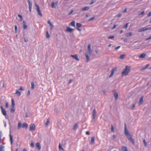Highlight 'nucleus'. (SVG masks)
I'll return each instance as SVG.
<instances>
[{
	"mask_svg": "<svg viewBox=\"0 0 151 151\" xmlns=\"http://www.w3.org/2000/svg\"><path fill=\"white\" fill-rule=\"evenodd\" d=\"M78 124L77 123L73 127V129L74 130H76L78 127Z\"/></svg>",
	"mask_w": 151,
	"mask_h": 151,
	"instance_id": "c756f323",
	"label": "nucleus"
},
{
	"mask_svg": "<svg viewBox=\"0 0 151 151\" xmlns=\"http://www.w3.org/2000/svg\"><path fill=\"white\" fill-rule=\"evenodd\" d=\"M4 147L2 145H1L0 146V151H4Z\"/></svg>",
	"mask_w": 151,
	"mask_h": 151,
	"instance_id": "473e14b6",
	"label": "nucleus"
},
{
	"mask_svg": "<svg viewBox=\"0 0 151 151\" xmlns=\"http://www.w3.org/2000/svg\"><path fill=\"white\" fill-rule=\"evenodd\" d=\"M11 101H12V106H14L15 104H14V100L13 99H12Z\"/></svg>",
	"mask_w": 151,
	"mask_h": 151,
	"instance_id": "c9c22d12",
	"label": "nucleus"
},
{
	"mask_svg": "<svg viewBox=\"0 0 151 151\" xmlns=\"http://www.w3.org/2000/svg\"><path fill=\"white\" fill-rule=\"evenodd\" d=\"M143 142L145 145V146H147V143L145 141V139L143 140Z\"/></svg>",
	"mask_w": 151,
	"mask_h": 151,
	"instance_id": "09e8293b",
	"label": "nucleus"
},
{
	"mask_svg": "<svg viewBox=\"0 0 151 151\" xmlns=\"http://www.w3.org/2000/svg\"><path fill=\"white\" fill-rule=\"evenodd\" d=\"M15 94L19 96H20L21 95L20 92L17 89L16 90Z\"/></svg>",
	"mask_w": 151,
	"mask_h": 151,
	"instance_id": "412c9836",
	"label": "nucleus"
},
{
	"mask_svg": "<svg viewBox=\"0 0 151 151\" xmlns=\"http://www.w3.org/2000/svg\"><path fill=\"white\" fill-rule=\"evenodd\" d=\"M86 134L87 135H89L90 134V133L89 131H87L86 132Z\"/></svg>",
	"mask_w": 151,
	"mask_h": 151,
	"instance_id": "052dcab7",
	"label": "nucleus"
},
{
	"mask_svg": "<svg viewBox=\"0 0 151 151\" xmlns=\"http://www.w3.org/2000/svg\"><path fill=\"white\" fill-rule=\"evenodd\" d=\"M23 27L24 29H26L27 27L24 21H23Z\"/></svg>",
	"mask_w": 151,
	"mask_h": 151,
	"instance_id": "5701e85b",
	"label": "nucleus"
},
{
	"mask_svg": "<svg viewBox=\"0 0 151 151\" xmlns=\"http://www.w3.org/2000/svg\"><path fill=\"white\" fill-rule=\"evenodd\" d=\"M35 6H36L37 8V10L38 12V14L39 15L40 17L42 16V14L41 13V10L40 9V7L39 6L36 4H35Z\"/></svg>",
	"mask_w": 151,
	"mask_h": 151,
	"instance_id": "7ed1b4c3",
	"label": "nucleus"
},
{
	"mask_svg": "<svg viewBox=\"0 0 151 151\" xmlns=\"http://www.w3.org/2000/svg\"><path fill=\"white\" fill-rule=\"evenodd\" d=\"M117 68L115 67V68H113L112 70L111 71V73L109 76V77H111L113 76V75H114V72L115 71H116L117 70Z\"/></svg>",
	"mask_w": 151,
	"mask_h": 151,
	"instance_id": "6e6552de",
	"label": "nucleus"
},
{
	"mask_svg": "<svg viewBox=\"0 0 151 151\" xmlns=\"http://www.w3.org/2000/svg\"><path fill=\"white\" fill-rule=\"evenodd\" d=\"M89 54L88 53H86L85 54V56L86 58V62H87L90 60V58L89 56Z\"/></svg>",
	"mask_w": 151,
	"mask_h": 151,
	"instance_id": "f3484780",
	"label": "nucleus"
},
{
	"mask_svg": "<svg viewBox=\"0 0 151 151\" xmlns=\"http://www.w3.org/2000/svg\"><path fill=\"white\" fill-rule=\"evenodd\" d=\"M72 82V80L71 79L70 80L69 82V83H70Z\"/></svg>",
	"mask_w": 151,
	"mask_h": 151,
	"instance_id": "774afa93",
	"label": "nucleus"
},
{
	"mask_svg": "<svg viewBox=\"0 0 151 151\" xmlns=\"http://www.w3.org/2000/svg\"><path fill=\"white\" fill-rule=\"evenodd\" d=\"M18 17L20 18V21L22 20L23 18H22V15L19 14L18 15Z\"/></svg>",
	"mask_w": 151,
	"mask_h": 151,
	"instance_id": "37998d69",
	"label": "nucleus"
},
{
	"mask_svg": "<svg viewBox=\"0 0 151 151\" xmlns=\"http://www.w3.org/2000/svg\"><path fill=\"white\" fill-rule=\"evenodd\" d=\"M91 44H89L88 45V53L90 55L91 53Z\"/></svg>",
	"mask_w": 151,
	"mask_h": 151,
	"instance_id": "1a4fd4ad",
	"label": "nucleus"
},
{
	"mask_svg": "<svg viewBox=\"0 0 151 151\" xmlns=\"http://www.w3.org/2000/svg\"><path fill=\"white\" fill-rule=\"evenodd\" d=\"M114 95L115 98V100H117L118 98V93L115 91H114Z\"/></svg>",
	"mask_w": 151,
	"mask_h": 151,
	"instance_id": "f8f14e48",
	"label": "nucleus"
},
{
	"mask_svg": "<svg viewBox=\"0 0 151 151\" xmlns=\"http://www.w3.org/2000/svg\"><path fill=\"white\" fill-rule=\"evenodd\" d=\"M114 37V36H110L108 37L109 39H112Z\"/></svg>",
	"mask_w": 151,
	"mask_h": 151,
	"instance_id": "c03bdc74",
	"label": "nucleus"
},
{
	"mask_svg": "<svg viewBox=\"0 0 151 151\" xmlns=\"http://www.w3.org/2000/svg\"><path fill=\"white\" fill-rule=\"evenodd\" d=\"M148 30H149V27H145L139 29L138 30V32H140L143 31H145Z\"/></svg>",
	"mask_w": 151,
	"mask_h": 151,
	"instance_id": "20e7f679",
	"label": "nucleus"
},
{
	"mask_svg": "<svg viewBox=\"0 0 151 151\" xmlns=\"http://www.w3.org/2000/svg\"><path fill=\"white\" fill-rule=\"evenodd\" d=\"M149 65V64H147L145 67L143 68V70H145V69H147Z\"/></svg>",
	"mask_w": 151,
	"mask_h": 151,
	"instance_id": "79ce46f5",
	"label": "nucleus"
},
{
	"mask_svg": "<svg viewBox=\"0 0 151 151\" xmlns=\"http://www.w3.org/2000/svg\"><path fill=\"white\" fill-rule=\"evenodd\" d=\"M73 29L70 28V27H68L67 29L65 30V32H72L73 30Z\"/></svg>",
	"mask_w": 151,
	"mask_h": 151,
	"instance_id": "4468645a",
	"label": "nucleus"
},
{
	"mask_svg": "<svg viewBox=\"0 0 151 151\" xmlns=\"http://www.w3.org/2000/svg\"><path fill=\"white\" fill-rule=\"evenodd\" d=\"M35 129V124H31L30 125L29 129L30 131L32 132H33Z\"/></svg>",
	"mask_w": 151,
	"mask_h": 151,
	"instance_id": "39448f33",
	"label": "nucleus"
},
{
	"mask_svg": "<svg viewBox=\"0 0 151 151\" xmlns=\"http://www.w3.org/2000/svg\"><path fill=\"white\" fill-rule=\"evenodd\" d=\"M28 41V39H27L25 38L24 39V41L25 42H27Z\"/></svg>",
	"mask_w": 151,
	"mask_h": 151,
	"instance_id": "338daca9",
	"label": "nucleus"
},
{
	"mask_svg": "<svg viewBox=\"0 0 151 151\" xmlns=\"http://www.w3.org/2000/svg\"><path fill=\"white\" fill-rule=\"evenodd\" d=\"M73 10H71V11L69 12V15H70V14H71L73 13Z\"/></svg>",
	"mask_w": 151,
	"mask_h": 151,
	"instance_id": "4d7b16f0",
	"label": "nucleus"
},
{
	"mask_svg": "<svg viewBox=\"0 0 151 151\" xmlns=\"http://www.w3.org/2000/svg\"><path fill=\"white\" fill-rule=\"evenodd\" d=\"M46 37L47 38H49L50 37V35H49L48 31H47L46 32Z\"/></svg>",
	"mask_w": 151,
	"mask_h": 151,
	"instance_id": "58836bf2",
	"label": "nucleus"
},
{
	"mask_svg": "<svg viewBox=\"0 0 151 151\" xmlns=\"http://www.w3.org/2000/svg\"><path fill=\"white\" fill-rule=\"evenodd\" d=\"M59 149L60 150H62L63 151H64V149L62 147L61 145H60V143L59 144Z\"/></svg>",
	"mask_w": 151,
	"mask_h": 151,
	"instance_id": "4c0bfd02",
	"label": "nucleus"
},
{
	"mask_svg": "<svg viewBox=\"0 0 151 151\" xmlns=\"http://www.w3.org/2000/svg\"><path fill=\"white\" fill-rule=\"evenodd\" d=\"M19 89V90H21V91L24 90V89L22 87H20Z\"/></svg>",
	"mask_w": 151,
	"mask_h": 151,
	"instance_id": "e2e57ef3",
	"label": "nucleus"
},
{
	"mask_svg": "<svg viewBox=\"0 0 151 151\" xmlns=\"http://www.w3.org/2000/svg\"><path fill=\"white\" fill-rule=\"evenodd\" d=\"M28 127V124L26 123H23L22 124V128H24L27 129Z\"/></svg>",
	"mask_w": 151,
	"mask_h": 151,
	"instance_id": "ddd939ff",
	"label": "nucleus"
},
{
	"mask_svg": "<svg viewBox=\"0 0 151 151\" xmlns=\"http://www.w3.org/2000/svg\"><path fill=\"white\" fill-rule=\"evenodd\" d=\"M111 131L112 132H114V128L112 125H111Z\"/></svg>",
	"mask_w": 151,
	"mask_h": 151,
	"instance_id": "a18cd8bd",
	"label": "nucleus"
},
{
	"mask_svg": "<svg viewBox=\"0 0 151 151\" xmlns=\"http://www.w3.org/2000/svg\"><path fill=\"white\" fill-rule=\"evenodd\" d=\"M151 16V12H150L149 13V14H148L147 15V16L148 17H150V16Z\"/></svg>",
	"mask_w": 151,
	"mask_h": 151,
	"instance_id": "6e6d98bb",
	"label": "nucleus"
},
{
	"mask_svg": "<svg viewBox=\"0 0 151 151\" xmlns=\"http://www.w3.org/2000/svg\"><path fill=\"white\" fill-rule=\"evenodd\" d=\"M146 54L145 53H142L139 56V58H144L146 56Z\"/></svg>",
	"mask_w": 151,
	"mask_h": 151,
	"instance_id": "a211bd4d",
	"label": "nucleus"
},
{
	"mask_svg": "<svg viewBox=\"0 0 151 151\" xmlns=\"http://www.w3.org/2000/svg\"><path fill=\"white\" fill-rule=\"evenodd\" d=\"M95 18V17H91V18H90L89 19V21H90V20H92L93 19Z\"/></svg>",
	"mask_w": 151,
	"mask_h": 151,
	"instance_id": "5fc2aeb1",
	"label": "nucleus"
},
{
	"mask_svg": "<svg viewBox=\"0 0 151 151\" xmlns=\"http://www.w3.org/2000/svg\"><path fill=\"white\" fill-rule=\"evenodd\" d=\"M12 136L10 135V140L12 144Z\"/></svg>",
	"mask_w": 151,
	"mask_h": 151,
	"instance_id": "de8ad7c7",
	"label": "nucleus"
},
{
	"mask_svg": "<svg viewBox=\"0 0 151 151\" xmlns=\"http://www.w3.org/2000/svg\"><path fill=\"white\" fill-rule=\"evenodd\" d=\"M30 91H28V93H27V96H29L30 95Z\"/></svg>",
	"mask_w": 151,
	"mask_h": 151,
	"instance_id": "13d9d810",
	"label": "nucleus"
},
{
	"mask_svg": "<svg viewBox=\"0 0 151 151\" xmlns=\"http://www.w3.org/2000/svg\"><path fill=\"white\" fill-rule=\"evenodd\" d=\"M22 127V124L20 122L18 123V124L17 129H20Z\"/></svg>",
	"mask_w": 151,
	"mask_h": 151,
	"instance_id": "a878e982",
	"label": "nucleus"
},
{
	"mask_svg": "<svg viewBox=\"0 0 151 151\" xmlns=\"http://www.w3.org/2000/svg\"><path fill=\"white\" fill-rule=\"evenodd\" d=\"M120 47V46H117V47H116L115 48V50H117Z\"/></svg>",
	"mask_w": 151,
	"mask_h": 151,
	"instance_id": "bf43d9fd",
	"label": "nucleus"
},
{
	"mask_svg": "<svg viewBox=\"0 0 151 151\" xmlns=\"http://www.w3.org/2000/svg\"><path fill=\"white\" fill-rule=\"evenodd\" d=\"M117 68L115 67V68H113L112 70L111 71V73L109 76V77H111L113 76V75H114V72L115 71H116L117 70Z\"/></svg>",
	"mask_w": 151,
	"mask_h": 151,
	"instance_id": "0eeeda50",
	"label": "nucleus"
},
{
	"mask_svg": "<svg viewBox=\"0 0 151 151\" xmlns=\"http://www.w3.org/2000/svg\"><path fill=\"white\" fill-rule=\"evenodd\" d=\"M151 39V36L149 37L148 38H147L145 39V40L146 41L148 40H149Z\"/></svg>",
	"mask_w": 151,
	"mask_h": 151,
	"instance_id": "603ef678",
	"label": "nucleus"
},
{
	"mask_svg": "<svg viewBox=\"0 0 151 151\" xmlns=\"http://www.w3.org/2000/svg\"><path fill=\"white\" fill-rule=\"evenodd\" d=\"M76 26L77 27V28H80L82 26V24L80 23H77Z\"/></svg>",
	"mask_w": 151,
	"mask_h": 151,
	"instance_id": "72a5a7b5",
	"label": "nucleus"
},
{
	"mask_svg": "<svg viewBox=\"0 0 151 151\" xmlns=\"http://www.w3.org/2000/svg\"><path fill=\"white\" fill-rule=\"evenodd\" d=\"M143 98L144 97L142 96L140 99L138 103L139 105H140L142 103L143 100Z\"/></svg>",
	"mask_w": 151,
	"mask_h": 151,
	"instance_id": "dca6fc26",
	"label": "nucleus"
},
{
	"mask_svg": "<svg viewBox=\"0 0 151 151\" xmlns=\"http://www.w3.org/2000/svg\"><path fill=\"white\" fill-rule=\"evenodd\" d=\"M145 13V12L144 11H143L140 14H139V15H143Z\"/></svg>",
	"mask_w": 151,
	"mask_h": 151,
	"instance_id": "3c124183",
	"label": "nucleus"
},
{
	"mask_svg": "<svg viewBox=\"0 0 151 151\" xmlns=\"http://www.w3.org/2000/svg\"><path fill=\"white\" fill-rule=\"evenodd\" d=\"M14 106H12L11 109L10 111L11 113H14L15 111Z\"/></svg>",
	"mask_w": 151,
	"mask_h": 151,
	"instance_id": "cd10ccee",
	"label": "nucleus"
},
{
	"mask_svg": "<svg viewBox=\"0 0 151 151\" xmlns=\"http://www.w3.org/2000/svg\"><path fill=\"white\" fill-rule=\"evenodd\" d=\"M132 32H130L128 33H126L125 34V36L126 37H129L132 36Z\"/></svg>",
	"mask_w": 151,
	"mask_h": 151,
	"instance_id": "bb28decb",
	"label": "nucleus"
},
{
	"mask_svg": "<svg viewBox=\"0 0 151 151\" xmlns=\"http://www.w3.org/2000/svg\"><path fill=\"white\" fill-rule=\"evenodd\" d=\"M54 4L55 3L54 2H52L51 4V6L53 8H55V6Z\"/></svg>",
	"mask_w": 151,
	"mask_h": 151,
	"instance_id": "a19ab883",
	"label": "nucleus"
},
{
	"mask_svg": "<svg viewBox=\"0 0 151 151\" xmlns=\"http://www.w3.org/2000/svg\"><path fill=\"white\" fill-rule=\"evenodd\" d=\"M89 9L88 6H86L81 9V10L83 11H85L88 10Z\"/></svg>",
	"mask_w": 151,
	"mask_h": 151,
	"instance_id": "4be33fe9",
	"label": "nucleus"
},
{
	"mask_svg": "<svg viewBox=\"0 0 151 151\" xmlns=\"http://www.w3.org/2000/svg\"><path fill=\"white\" fill-rule=\"evenodd\" d=\"M94 3V1H92L91 2V3H90V4H93V3Z\"/></svg>",
	"mask_w": 151,
	"mask_h": 151,
	"instance_id": "0e129e2a",
	"label": "nucleus"
},
{
	"mask_svg": "<svg viewBox=\"0 0 151 151\" xmlns=\"http://www.w3.org/2000/svg\"><path fill=\"white\" fill-rule=\"evenodd\" d=\"M95 142V137L94 136H93L91 137V140L90 142V143L92 145Z\"/></svg>",
	"mask_w": 151,
	"mask_h": 151,
	"instance_id": "aec40b11",
	"label": "nucleus"
},
{
	"mask_svg": "<svg viewBox=\"0 0 151 151\" xmlns=\"http://www.w3.org/2000/svg\"><path fill=\"white\" fill-rule=\"evenodd\" d=\"M36 148L38 150H40L41 148V146L40 143L39 142H37L35 144Z\"/></svg>",
	"mask_w": 151,
	"mask_h": 151,
	"instance_id": "9b49d317",
	"label": "nucleus"
},
{
	"mask_svg": "<svg viewBox=\"0 0 151 151\" xmlns=\"http://www.w3.org/2000/svg\"><path fill=\"white\" fill-rule=\"evenodd\" d=\"M8 106H9V103H8V102H6V103L5 107L6 108H7L8 107Z\"/></svg>",
	"mask_w": 151,
	"mask_h": 151,
	"instance_id": "49530a36",
	"label": "nucleus"
},
{
	"mask_svg": "<svg viewBox=\"0 0 151 151\" xmlns=\"http://www.w3.org/2000/svg\"><path fill=\"white\" fill-rule=\"evenodd\" d=\"M28 2L29 4V11L30 12H31L32 7V3L29 0H28Z\"/></svg>",
	"mask_w": 151,
	"mask_h": 151,
	"instance_id": "9d476101",
	"label": "nucleus"
},
{
	"mask_svg": "<svg viewBox=\"0 0 151 151\" xmlns=\"http://www.w3.org/2000/svg\"><path fill=\"white\" fill-rule=\"evenodd\" d=\"M31 88L32 89H33L34 88V87H35V85H34V83L33 82H31Z\"/></svg>",
	"mask_w": 151,
	"mask_h": 151,
	"instance_id": "2f4dec72",
	"label": "nucleus"
},
{
	"mask_svg": "<svg viewBox=\"0 0 151 151\" xmlns=\"http://www.w3.org/2000/svg\"><path fill=\"white\" fill-rule=\"evenodd\" d=\"M47 23L49 24V25L50 29L52 30L53 27V25L49 20L48 21Z\"/></svg>",
	"mask_w": 151,
	"mask_h": 151,
	"instance_id": "6ab92c4d",
	"label": "nucleus"
},
{
	"mask_svg": "<svg viewBox=\"0 0 151 151\" xmlns=\"http://www.w3.org/2000/svg\"><path fill=\"white\" fill-rule=\"evenodd\" d=\"M131 66L127 65L125 68L123 70L122 72V76H126L128 75L130 72Z\"/></svg>",
	"mask_w": 151,
	"mask_h": 151,
	"instance_id": "f03ea898",
	"label": "nucleus"
},
{
	"mask_svg": "<svg viewBox=\"0 0 151 151\" xmlns=\"http://www.w3.org/2000/svg\"><path fill=\"white\" fill-rule=\"evenodd\" d=\"M50 119H47V122L45 124V125L46 126H47L48 124L50 123Z\"/></svg>",
	"mask_w": 151,
	"mask_h": 151,
	"instance_id": "c85d7f7f",
	"label": "nucleus"
},
{
	"mask_svg": "<svg viewBox=\"0 0 151 151\" xmlns=\"http://www.w3.org/2000/svg\"><path fill=\"white\" fill-rule=\"evenodd\" d=\"M1 111L2 114L4 116H6V112L5 110L4 109L2 106H0Z\"/></svg>",
	"mask_w": 151,
	"mask_h": 151,
	"instance_id": "423d86ee",
	"label": "nucleus"
},
{
	"mask_svg": "<svg viewBox=\"0 0 151 151\" xmlns=\"http://www.w3.org/2000/svg\"><path fill=\"white\" fill-rule=\"evenodd\" d=\"M122 150L123 151H128L127 148L126 147H122Z\"/></svg>",
	"mask_w": 151,
	"mask_h": 151,
	"instance_id": "7c9ffc66",
	"label": "nucleus"
},
{
	"mask_svg": "<svg viewBox=\"0 0 151 151\" xmlns=\"http://www.w3.org/2000/svg\"><path fill=\"white\" fill-rule=\"evenodd\" d=\"M127 11V8H125L124 11H123V12H125Z\"/></svg>",
	"mask_w": 151,
	"mask_h": 151,
	"instance_id": "69168bd1",
	"label": "nucleus"
},
{
	"mask_svg": "<svg viewBox=\"0 0 151 151\" xmlns=\"http://www.w3.org/2000/svg\"><path fill=\"white\" fill-rule=\"evenodd\" d=\"M117 25H114L112 28V29H115Z\"/></svg>",
	"mask_w": 151,
	"mask_h": 151,
	"instance_id": "864d4df0",
	"label": "nucleus"
},
{
	"mask_svg": "<svg viewBox=\"0 0 151 151\" xmlns=\"http://www.w3.org/2000/svg\"><path fill=\"white\" fill-rule=\"evenodd\" d=\"M134 107H135V106H134V104H133V105H132V107L131 108L132 109H133L134 108Z\"/></svg>",
	"mask_w": 151,
	"mask_h": 151,
	"instance_id": "680f3d73",
	"label": "nucleus"
},
{
	"mask_svg": "<svg viewBox=\"0 0 151 151\" xmlns=\"http://www.w3.org/2000/svg\"><path fill=\"white\" fill-rule=\"evenodd\" d=\"M70 25L73 26L74 27H75V22L74 20L73 21L70 23Z\"/></svg>",
	"mask_w": 151,
	"mask_h": 151,
	"instance_id": "b1692460",
	"label": "nucleus"
},
{
	"mask_svg": "<svg viewBox=\"0 0 151 151\" xmlns=\"http://www.w3.org/2000/svg\"><path fill=\"white\" fill-rule=\"evenodd\" d=\"M125 56V54L122 55L120 56L119 58L120 59H123L124 58Z\"/></svg>",
	"mask_w": 151,
	"mask_h": 151,
	"instance_id": "e433bc0d",
	"label": "nucleus"
},
{
	"mask_svg": "<svg viewBox=\"0 0 151 151\" xmlns=\"http://www.w3.org/2000/svg\"><path fill=\"white\" fill-rule=\"evenodd\" d=\"M71 57L77 61H79V59L78 58V55H77L76 54L74 55H71Z\"/></svg>",
	"mask_w": 151,
	"mask_h": 151,
	"instance_id": "2eb2a0df",
	"label": "nucleus"
},
{
	"mask_svg": "<svg viewBox=\"0 0 151 151\" xmlns=\"http://www.w3.org/2000/svg\"><path fill=\"white\" fill-rule=\"evenodd\" d=\"M96 115V111L95 109H94L93 112V118L94 119Z\"/></svg>",
	"mask_w": 151,
	"mask_h": 151,
	"instance_id": "393cba45",
	"label": "nucleus"
},
{
	"mask_svg": "<svg viewBox=\"0 0 151 151\" xmlns=\"http://www.w3.org/2000/svg\"><path fill=\"white\" fill-rule=\"evenodd\" d=\"M14 29H15V32H16L17 31V27L16 25H15Z\"/></svg>",
	"mask_w": 151,
	"mask_h": 151,
	"instance_id": "8fccbe9b",
	"label": "nucleus"
},
{
	"mask_svg": "<svg viewBox=\"0 0 151 151\" xmlns=\"http://www.w3.org/2000/svg\"><path fill=\"white\" fill-rule=\"evenodd\" d=\"M128 24H129V23H126L125 25H124L123 28L124 29H127V27H128Z\"/></svg>",
	"mask_w": 151,
	"mask_h": 151,
	"instance_id": "f704fd0d",
	"label": "nucleus"
},
{
	"mask_svg": "<svg viewBox=\"0 0 151 151\" xmlns=\"http://www.w3.org/2000/svg\"><path fill=\"white\" fill-rule=\"evenodd\" d=\"M125 128H124V133L126 135L127 137L128 138L129 140H130L131 142L132 143L133 145H134V139L132 138V137L131 136L130 134L129 133L127 129L126 124H124Z\"/></svg>",
	"mask_w": 151,
	"mask_h": 151,
	"instance_id": "f257e3e1",
	"label": "nucleus"
},
{
	"mask_svg": "<svg viewBox=\"0 0 151 151\" xmlns=\"http://www.w3.org/2000/svg\"><path fill=\"white\" fill-rule=\"evenodd\" d=\"M30 146L32 148H33L34 147V143L33 141H32L31 142Z\"/></svg>",
	"mask_w": 151,
	"mask_h": 151,
	"instance_id": "ea45409f",
	"label": "nucleus"
}]
</instances>
